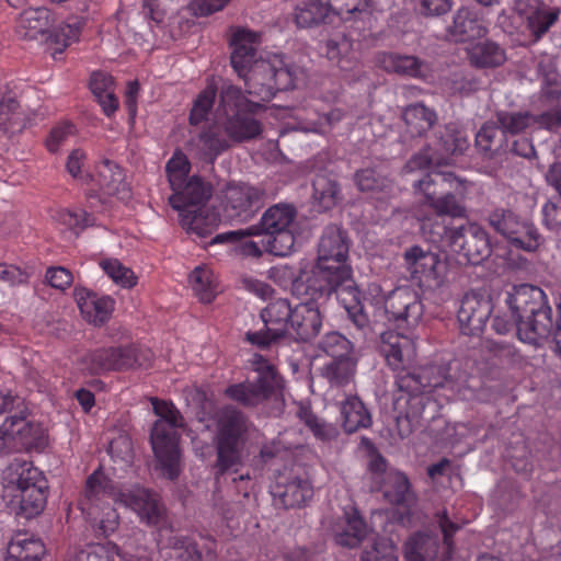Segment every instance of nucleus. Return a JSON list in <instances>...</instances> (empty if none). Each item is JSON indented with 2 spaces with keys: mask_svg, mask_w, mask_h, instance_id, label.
<instances>
[{
  "mask_svg": "<svg viewBox=\"0 0 561 561\" xmlns=\"http://www.w3.org/2000/svg\"><path fill=\"white\" fill-rule=\"evenodd\" d=\"M217 96V88L215 84L209 83L202 90L193 102L190 113V124L199 125L208 119V115L214 107Z\"/></svg>",
  "mask_w": 561,
  "mask_h": 561,
  "instance_id": "47",
  "label": "nucleus"
},
{
  "mask_svg": "<svg viewBox=\"0 0 561 561\" xmlns=\"http://www.w3.org/2000/svg\"><path fill=\"white\" fill-rule=\"evenodd\" d=\"M334 539L339 546L358 547L368 534V526L358 510L350 506L334 527Z\"/></svg>",
  "mask_w": 561,
  "mask_h": 561,
  "instance_id": "29",
  "label": "nucleus"
},
{
  "mask_svg": "<svg viewBox=\"0 0 561 561\" xmlns=\"http://www.w3.org/2000/svg\"><path fill=\"white\" fill-rule=\"evenodd\" d=\"M506 301L520 341L536 345L551 334L552 310L540 287L529 284L515 286Z\"/></svg>",
  "mask_w": 561,
  "mask_h": 561,
  "instance_id": "6",
  "label": "nucleus"
},
{
  "mask_svg": "<svg viewBox=\"0 0 561 561\" xmlns=\"http://www.w3.org/2000/svg\"><path fill=\"white\" fill-rule=\"evenodd\" d=\"M402 118L405 124V133L411 138H415L424 136L433 127L437 115L435 111L423 103H413L404 108Z\"/></svg>",
  "mask_w": 561,
  "mask_h": 561,
  "instance_id": "35",
  "label": "nucleus"
},
{
  "mask_svg": "<svg viewBox=\"0 0 561 561\" xmlns=\"http://www.w3.org/2000/svg\"><path fill=\"white\" fill-rule=\"evenodd\" d=\"M231 0H191L190 10L195 16H208L222 11Z\"/></svg>",
  "mask_w": 561,
  "mask_h": 561,
  "instance_id": "63",
  "label": "nucleus"
},
{
  "mask_svg": "<svg viewBox=\"0 0 561 561\" xmlns=\"http://www.w3.org/2000/svg\"><path fill=\"white\" fill-rule=\"evenodd\" d=\"M152 359L153 353L150 348L130 343L92 350L81 357L80 364L90 375H101L135 368L147 369L151 366Z\"/></svg>",
  "mask_w": 561,
  "mask_h": 561,
  "instance_id": "9",
  "label": "nucleus"
},
{
  "mask_svg": "<svg viewBox=\"0 0 561 561\" xmlns=\"http://www.w3.org/2000/svg\"><path fill=\"white\" fill-rule=\"evenodd\" d=\"M190 170L187 157L181 151H175L165 167L170 186L179 187L181 181L188 178Z\"/></svg>",
  "mask_w": 561,
  "mask_h": 561,
  "instance_id": "57",
  "label": "nucleus"
},
{
  "mask_svg": "<svg viewBox=\"0 0 561 561\" xmlns=\"http://www.w3.org/2000/svg\"><path fill=\"white\" fill-rule=\"evenodd\" d=\"M25 127L24 114L15 95L3 93L0 98V129L12 135Z\"/></svg>",
  "mask_w": 561,
  "mask_h": 561,
  "instance_id": "40",
  "label": "nucleus"
},
{
  "mask_svg": "<svg viewBox=\"0 0 561 561\" xmlns=\"http://www.w3.org/2000/svg\"><path fill=\"white\" fill-rule=\"evenodd\" d=\"M470 64L478 69H493L506 61L505 49L496 42L485 39L467 49Z\"/></svg>",
  "mask_w": 561,
  "mask_h": 561,
  "instance_id": "34",
  "label": "nucleus"
},
{
  "mask_svg": "<svg viewBox=\"0 0 561 561\" xmlns=\"http://www.w3.org/2000/svg\"><path fill=\"white\" fill-rule=\"evenodd\" d=\"M362 445L365 446L369 454L368 471L371 474L373 482L377 485L386 478L390 471L386 458L378 453L371 440L367 437L362 438Z\"/></svg>",
  "mask_w": 561,
  "mask_h": 561,
  "instance_id": "55",
  "label": "nucleus"
},
{
  "mask_svg": "<svg viewBox=\"0 0 561 561\" xmlns=\"http://www.w3.org/2000/svg\"><path fill=\"white\" fill-rule=\"evenodd\" d=\"M448 31L456 42H468L486 34V28L483 26L481 18H479L474 10L469 8H460L456 12Z\"/></svg>",
  "mask_w": 561,
  "mask_h": 561,
  "instance_id": "31",
  "label": "nucleus"
},
{
  "mask_svg": "<svg viewBox=\"0 0 561 561\" xmlns=\"http://www.w3.org/2000/svg\"><path fill=\"white\" fill-rule=\"evenodd\" d=\"M116 556H119L118 547L108 541L104 545H91L69 557L67 561H115Z\"/></svg>",
  "mask_w": 561,
  "mask_h": 561,
  "instance_id": "53",
  "label": "nucleus"
},
{
  "mask_svg": "<svg viewBox=\"0 0 561 561\" xmlns=\"http://www.w3.org/2000/svg\"><path fill=\"white\" fill-rule=\"evenodd\" d=\"M476 146L489 159L505 152L507 144L504 131L493 124H484L476 135Z\"/></svg>",
  "mask_w": 561,
  "mask_h": 561,
  "instance_id": "42",
  "label": "nucleus"
},
{
  "mask_svg": "<svg viewBox=\"0 0 561 561\" xmlns=\"http://www.w3.org/2000/svg\"><path fill=\"white\" fill-rule=\"evenodd\" d=\"M318 347L334 360L351 357L352 344L339 332L327 333L319 342Z\"/></svg>",
  "mask_w": 561,
  "mask_h": 561,
  "instance_id": "49",
  "label": "nucleus"
},
{
  "mask_svg": "<svg viewBox=\"0 0 561 561\" xmlns=\"http://www.w3.org/2000/svg\"><path fill=\"white\" fill-rule=\"evenodd\" d=\"M251 363L253 370L257 373L256 379L230 385L224 391L228 399L243 407H256L263 403L282 386V378L271 362L255 354Z\"/></svg>",
  "mask_w": 561,
  "mask_h": 561,
  "instance_id": "13",
  "label": "nucleus"
},
{
  "mask_svg": "<svg viewBox=\"0 0 561 561\" xmlns=\"http://www.w3.org/2000/svg\"><path fill=\"white\" fill-rule=\"evenodd\" d=\"M265 203V191L248 183H229L221 192V207L229 219L248 221Z\"/></svg>",
  "mask_w": 561,
  "mask_h": 561,
  "instance_id": "19",
  "label": "nucleus"
},
{
  "mask_svg": "<svg viewBox=\"0 0 561 561\" xmlns=\"http://www.w3.org/2000/svg\"><path fill=\"white\" fill-rule=\"evenodd\" d=\"M5 419L0 425V451L10 450L15 437H26L30 423L26 421L27 407L20 396H13L11 391L0 393V415Z\"/></svg>",
  "mask_w": 561,
  "mask_h": 561,
  "instance_id": "20",
  "label": "nucleus"
},
{
  "mask_svg": "<svg viewBox=\"0 0 561 561\" xmlns=\"http://www.w3.org/2000/svg\"><path fill=\"white\" fill-rule=\"evenodd\" d=\"M355 183L359 191L371 193L374 198L380 203H386L394 194L393 182L374 168L357 171Z\"/></svg>",
  "mask_w": 561,
  "mask_h": 561,
  "instance_id": "33",
  "label": "nucleus"
},
{
  "mask_svg": "<svg viewBox=\"0 0 561 561\" xmlns=\"http://www.w3.org/2000/svg\"><path fill=\"white\" fill-rule=\"evenodd\" d=\"M362 561H398L397 547L391 539L379 538L363 552Z\"/></svg>",
  "mask_w": 561,
  "mask_h": 561,
  "instance_id": "56",
  "label": "nucleus"
},
{
  "mask_svg": "<svg viewBox=\"0 0 561 561\" xmlns=\"http://www.w3.org/2000/svg\"><path fill=\"white\" fill-rule=\"evenodd\" d=\"M341 416L347 433L368 428L371 425L370 412L357 396H348L341 403Z\"/></svg>",
  "mask_w": 561,
  "mask_h": 561,
  "instance_id": "37",
  "label": "nucleus"
},
{
  "mask_svg": "<svg viewBox=\"0 0 561 561\" xmlns=\"http://www.w3.org/2000/svg\"><path fill=\"white\" fill-rule=\"evenodd\" d=\"M297 415L318 440L328 443L337 437L339 428L331 423L320 420L316 414H313L310 407L301 404L298 409Z\"/></svg>",
  "mask_w": 561,
  "mask_h": 561,
  "instance_id": "46",
  "label": "nucleus"
},
{
  "mask_svg": "<svg viewBox=\"0 0 561 561\" xmlns=\"http://www.w3.org/2000/svg\"><path fill=\"white\" fill-rule=\"evenodd\" d=\"M10 474L16 484L20 511L26 518L39 515L45 508L48 482L44 473L31 461L14 458L9 466Z\"/></svg>",
  "mask_w": 561,
  "mask_h": 561,
  "instance_id": "12",
  "label": "nucleus"
},
{
  "mask_svg": "<svg viewBox=\"0 0 561 561\" xmlns=\"http://www.w3.org/2000/svg\"><path fill=\"white\" fill-rule=\"evenodd\" d=\"M350 243L346 232L337 227H328L319 241L318 257L310 274L294 278L291 268L274 267L271 277L275 280L288 277L293 280L296 293L304 290L311 295H331L337 293L352 322L364 329L368 325V317L364 312L358 291L352 284V268L347 264Z\"/></svg>",
  "mask_w": 561,
  "mask_h": 561,
  "instance_id": "2",
  "label": "nucleus"
},
{
  "mask_svg": "<svg viewBox=\"0 0 561 561\" xmlns=\"http://www.w3.org/2000/svg\"><path fill=\"white\" fill-rule=\"evenodd\" d=\"M110 500H114L110 481L96 470L87 480L80 508L104 537L113 534L119 523V516Z\"/></svg>",
  "mask_w": 561,
  "mask_h": 561,
  "instance_id": "10",
  "label": "nucleus"
},
{
  "mask_svg": "<svg viewBox=\"0 0 561 561\" xmlns=\"http://www.w3.org/2000/svg\"><path fill=\"white\" fill-rule=\"evenodd\" d=\"M437 523L443 534V553L440 561H449L454 553V535L459 530L460 526L449 519L447 512L443 511L437 514Z\"/></svg>",
  "mask_w": 561,
  "mask_h": 561,
  "instance_id": "58",
  "label": "nucleus"
},
{
  "mask_svg": "<svg viewBox=\"0 0 561 561\" xmlns=\"http://www.w3.org/2000/svg\"><path fill=\"white\" fill-rule=\"evenodd\" d=\"M442 236L449 250L469 264L478 265L491 254L489 234L478 224H469L459 228L443 226Z\"/></svg>",
  "mask_w": 561,
  "mask_h": 561,
  "instance_id": "16",
  "label": "nucleus"
},
{
  "mask_svg": "<svg viewBox=\"0 0 561 561\" xmlns=\"http://www.w3.org/2000/svg\"><path fill=\"white\" fill-rule=\"evenodd\" d=\"M439 537L428 531H417L404 543L405 561H436L439 553Z\"/></svg>",
  "mask_w": 561,
  "mask_h": 561,
  "instance_id": "30",
  "label": "nucleus"
},
{
  "mask_svg": "<svg viewBox=\"0 0 561 561\" xmlns=\"http://www.w3.org/2000/svg\"><path fill=\"white\" fill-rule=\"evenodd\" d=\"M561 98V80L556 72L547 75L542 88L541 99L543 102L553 104Z\"/></svg>",
  "mask_w": 561,
  "mask_h": 561,
  "instance_id": "64",
  "label": "nucleus"
},
{
  "mask_svg": "<svg viewBox=\"0 0 561 561\" xmlns=\"http://www.w3.org/2000/svg\"><path fill=\"white\" fill-rule=\"evenodd\" d=\"M368 294L374 297L377 305H383L389 320L404 322L407 329L415 328L423 317L424 306L421 298L408 287L396 288L385 296L379 285L370 284Z\"/></svg>",
  "mask_w": 561,
  "mask_h": 561,
  "instance_id": "17",
  "label": "nucleus"
},
{
  "mask_svg": "<svg viewBox=\"0 0 561 561\" xmlns=\"http://www.w3.org/2000/svg\"><path fill=\"white\" fill-rule=\"evenodd\" d=\"M403 267L409 273L410 280L424 293H434L449 284L446 259L420 245H413L404 251Z\"/></svg>",
  "mask_w": 561,
  "mask_h": 561,
  "instance_id": "11",
  "label": "nucleus"
},
{
  "mask_svg": "<svg viewBox=\"0 0 561 561\" xmlns=\"http://www.w3.org/2000/svg\"><path fill=\"white\" fill-rule=\"evenodd\" d=\"M380 352L387 365L396 373L398 390L411 396L410 401L423 404L426 394L451 383L444 367L426 365L411 368L415 345L411 336L394 331L381 334Z\"/></svg>",
  "mask_w": 561,
  "mask_h": 561,
  "instance_id": "3",
  "label": "nucleus"
},
{
  "mask_svg": "<svg viewBox=\"0 0 561 561\" xmlns=\"http://www.w3.org/2000/svg\"><path fill=\"white\" fill-rule=\"evenodd\" d=\"M190 284L202 302H211L217 293L214 273L206 266H197L190 274Z\"/></svg>",
  "mask_w": 561,
  "mask_h": 561,
  "instance_id": "45",
  "label": "nucleus"
},
{
  "mask_svg": "<svg viewBox=\"0 0 561 561\" xmlns=\"http://www.w3.org/2000/svg\"><path fill=\"white\" fill-rule=\"evenodd\" d=\"M45 278L53 288L59 290H65L73 282L72 273L62 266L48 267Z\"/></svg>",
  "mask_w": 561,
  "mask_h": 561,
  "instance_id": "62",
  "label": "nucleus"
},
{
  "mask_svg": "<svg viewBox=\"0 0 561 561\" xmlns=\"http://www.w3.org/2000/svg\"><path fill=\"white\" fill-rule=\"evenodd\" d=\"M53 14L45 7L28 8L20 14L19 26L24 30V35L36 38L37 35L46 34L53 25Z\"/></svg>",
  "mask_w": 561,
  "mask_h": 561,
  "instance_id": "38",
  "label": "nucleus"
},
{
  "mask_svg": "<svg viewBox=\"0 0 561 561\" xmlns=\"http://www.w3.org/2000/svg\"><path fill=\"white\" fill-rule=\"evenodd\" d=\"M492 312L491 301L476 294H467L461 299L457 313L460 331L465 335L482 333Z\"/></svg>",
  "mask_w": 561,
  "mask_h": 561,
  "instance_id": "23",
  "label": "nucleus"
},
{
  "mask_svg": "<svg viewBox=\"0 0 561 561\" xmlns=\"http://www.w3.org/2000/svg\"><path fill=\"white\" fill-rule=\"evenodd\" d=\"M312 187L313 202L321 210L333 208L341 199L339 183L328 175L318 174L312 182Z\"/></svg>",
  "mask_w": 561,
  "mask_h": 561,
  "instance_id": "43",
  "label": "nucleus"
},
{
  "mask_svg": "<svg viewBox=\"0 0 561 561\" xmlns=\"http://www.w3.org/2000/svg\"><path fill=\"white\" fill-rule=\"evenodd\" d=\"M44 554L45 546L41 539L19 531L8 543L5 561H41Z\"/></svg>",
  "mask_w": 561,
  "mask_h": 561,
  "instance_id": "32",
  "label": "nucleus"
},
{
  "mask_svg": "<svg viewBox=\"0 0 561 561\" xmlns=\"http://www.w3.org/2000/svg\"><path fill=\"white\" fill-rule=\"evenodd\" d=\"M173 194L169 204L180 213L202 208L211 196V186L199 176H191L181 181L179 187L171 186Z\"/></svg>",
  "mask_w": 561,
  "mask_h": 561,
  "instance_id": "24",
  "label": "nucleus"
},
{
  "mask_svg": "<svg viewBox=\"0 0 561 561\" xmlns=\"http://www.w3.org/2000/svg\"><path fill=\"white\" fill-rule=\"evenodd\" d=\"M272 494L285 508L305 506L313 496V488L308 479L280 478L273 486Z\"/></svg>",
  "mask_w": 561,
  "mask_h": 561,
  "instance_id": "27",
  "label": "nucleus"
},
{
  "mask_svg": "<svg viewBox=\"0 0 561 561\" xmlns=\"http://www.w3.org/2000/svg\"><path fill=\"white\" fill-rule=\"evenodd\" d=\"M229 140V138L222 137L215 127H208L199 134L204 153L211 163L230 148Z\"/></svg>",
  "mask_w": 561,
  "mask_h": 561,
  "instance_id": "50",
  "label": "nucleus"
},
{
  "mask_svg": "<svg viewBox=\"0 0 561 561\" xmlns=\"http://www.w3.org/2000/svg\"><path fill=\"white\" fill-rule=\"evenodd\" d=\"M374 11L373 0H306L296 8L295 21L299 27L345 24L359 35L373 27Z\"/></svg>",
  "mask_w": 561,
  "mask_h": 561,
  "instance_id": "4",
  "label": "nucleus"
},
{
  "mask_svg": "<svg viewBox=\"0 0 561 561\" xmlns=\"http://www.w3.org/2000/svg\"><path fill=\"white\" fill-rule=\"evenodd\" d=\"M293 291L302 300L294 307V317L291 322L290 337L297 341H310L318 335L322 327V317L319 310L318 300L330 295H311L304 290L301 293Z\"/></svg>",
  "mask_w": 561,
  "mask_h": 561,
  "instance_id": "21",
  "label": "nucleus"
},
{
  "mask_svg": "<svg viewBox=\"0 0 561 561\" xmlns=\"http://www.w3.org/2000/svg\"><path fill=\"white\" fill-rule=\"evenodd\" d=\"M496 118L500 129L504 131L505 136L506 134L517 135L523 133L536 122L535 117L527 112L510 113L501 111L497 112Z\"/></svg>",
  "mask_w": 561,
  "mask_h": 561,
  "instance_id": "52",
  "label": "nucleus"
},
{
  "mask_svg": "<svg viewBox=\"0 0 561 561\" xmlns=\"http://www.w3.org/2000/svg\"><path fill=\"white\" fill-rule=\"evenodd\" d=\"M158 420L150 432V443L163 477L175 480L181 473V430L185 427L184 417L172 401L159 398L150 399Z\"/></svg>",
  "mask_w": 561,
  "mask_h": 561,
  "instance_id": "5",
  "label": "nucleus"
},
{
  "mask_svg": "<svg viewBox=\"0 0 561 561\" xmlns=\"http://www.w3.org/2000/svg\"><path fill=\"white\" fill-rule=\"evenodd\" d=\"M439 146L446 154H461L469 147V142L460 130L446 127L439 137Z\"/></svg>",
  "mask_w": 561,
  "mask_h": 561,
  "instance_id": "59",
  "label": "nucleus"
},
{
  "mask_svg": "<svg viewBox=\"0 0 561 561\" xmlns=\"http://www.w3.org/2000/svg\"><path fill=\"white\" fill-rule=\"evenodd\" d=\"M121 504L133 510L148 525H158L162 518V506L158 494L149 489L135 486L121 491L115 499Z\"/></svg>",
  "mask_w": 561,
  "mask_h": 561,
  "instance_id": "22",
  "label": "nucleus"
},
{
  "mask_svg": "<svg viewBox=\"0 0 561 561\" xmlns=\"http://www.w3.org/2000/svg\"><path fill=\"white\" fill-rule=\"evenodd\" d=\"M377 489L386 501L405 511H410L416 502V495L409 478L397 469H390L386 478L377 484Z\"/></svg>",
  "mask_w": 561,
  "mask_h": 561,
  "instance_id": "26",
  "label": "nucleus"
},
{
  "mask_svg": "<svg viewBox=\"0 0 561 561\" xmlns=\"http://www.w3.org/2000/svg\"><path fill=\"white\" fill-rule=\"evenodd\" d=\"M103 272L117 285L131 288L137 284L133 270L123 265L117 259H104L100 262Z\"/></svg>",
  "mask_w": 561,
  "mask_h": 561,
  "instance_id": "51",
  "label": "nucleus"
},
{
  "mask_svg": "<svg viewBox=\"0 0 561 561\" xmlns=\"http://www.w3.org/2000/svg\"><path fill=\"white\" fill-rule=\"evenodd\" d=\"M75 131L76 127L71 122L65 121L55 125L45 140L47 150L51 153L58 152L60 147L75 134Z\"/></svg>",
  "mask_w": 561,
  "mask_h": 561,
  "instance_id": "60",
  "label": "nucleus"
},
{
  "mask_svg": "<svg viewBox=\"0 0 561 561\" xmlns=\"http://www.w3.org/2000/svg\"><path fill=\"white\" fill-rule=\"evenodd\" d=\"M250 421L243 412L232 405L218 413L214 446L216 450V476L238 471L249 438Z\"/></svg>",
  "mask_w": 561,
  "mask_h": 561,
  "instance_id": "8",
  "label": "nucleus"
},
{
  "mask_svg": "<svg viewBox=\"0 0 561 561\" xmlns=\"http://www.w3.org/2000/svg\"><path fill=\"white\" fill-rule=\"evenodd\" d=\"M73 296L82 317L95 327L106 323L115 309V300L111 296L83 287H75Z\"/></svg>",
  "mask_w": 561,
  "mask_h": 561,
  "instance_id": "25",
  "label": "nucleus"
},
{
  "mask_svg": "<svg viewBox=\"0 0 561 561\" xmlns=\"http://www.w3.org/2000/svg\"><path fill=\"white\" fill-rule=\"evenodd\" d=\"M560 11L546 4H540L527 15V27L536 41H539L559 20Z\"/></svg>",
  "mask_w": 561,
  "mask_h": 561,
  "instance_id": "44",
  "label": "nucleus"
},
{
  "mask_svg": "<svg viewBox=\"0 0 561 561\" xmlns=\"http://www.w3.org/2000/svg\"><path fill=\"white\" fill-rule=\"evenodd\" d=\"M380 62L388 72L417 79H426L428 73V67L414 56L387 53L381 56Z\"/></svg>",
  "mask_w": 561,
  "mask_h": 561,
  "instance_id": "36",
  "label": "nucleus"
},
{
  "mask_svg": "<svg viewBox=\"0 0 561 561\" xmlns=\"http://www.w3.org/2000/svg\"><path fill=\"white\" fill-rule=\"evenodd\" d=\"M99 191L106 196L125 198L128 195V185L125 181L123 169L114 161L104 159L96 163L95 173L90 180Z\"/></svg>",
  "mask_w": 561,
  "mask_h": 561,
  "instance_id": "28",
  "label": "nucleus"
},
{
  "mask_svg": "<svg viewBox=\"0 0 561 561\" xmlns=\"http://www.w3.org/2000/svg\"><path fill=\"white\" fill-rule=\"evenodd\" d=\"M451 178L450 173L430 171L414 182V188L423 194L424 203L438 216L462 217L465 207L453 193L445 187Z\"/></svg>",
  "mask_w": 561,
  "mask_h": 561,
  "instance_id": "18",
  "label": "nucleus"
},
{
  "mask_svg": "<svg viewBox=\"0 0 561 561\" xmlns=\"http://www.w3.org/2000/svg\"><path fill=\"white\" fill-rule=\"evenodd\" d=\"M85 159L87 154L82 149H73L67 158L66 169L72 178L88 183L91 174L83 172Z\"/></svg>",
  "mask_w": 561,
  "mask_h": 561,
  "instance_id": "61",
  "label": "nucleus"
},
{
  "mask_svg": "<svg viewBox=\"0 0 561 561\" xmlns=\"http://www.w3.org/2000/svg\"><path fill=\"white\" fill-rule=\"evenodd\" d=\"M351 41H353V35L342 32L341 39L330 38L325 44L327 57L332 61H336L341 70L351 69L348 66L350 60L344 56L351 48Z\"/></svg>",
  "mask_w": 561,
  "mask_h": 561,
  "instance_id": "54",
  "label": "nucleus"
},
{
  "mask_svg": "<svg viewBox=\"0 0 561 561\" xmlns=\"http://www.w3.org/2000/svg\"><path fill=\"white\" fill-rule=\"evenodd\" d=\"M260 317L264 329L247 332L245 340L250 344L266 348L282 339L290 337L294 308L287 299L278 298L271 301L262 309Z\"/></svg>",
  "mask_w": 561,
  "mask_h": 561,
  "instance_id": "15",
  "label": "nucleus"
},
{
  "mask_svg": "<svg viewBox=\"0 0 561 561\" xmlns=\"http://www.w3.org/2000/svg\"><path fill=\"white\" fill-rule=\"evenodd\" d=\"M355 373V363L351 357L332 359L322 368V376L328 379L332 386H345L353 378Z\"/></svg>",
  "mask_w": 561,
  "mask_h": 561,
  "instance_id": "48",
  "label": "nucleus"
},
{
  "mask_svg": "<svg viewBox=\"0 0 561 561\" xmlns=\"http://www.w3.org/2000/svg\"><path fill=\"white\" fill-rule=\"evenodd\" d=\"M180 224L188 232L198 237L209 236L218 226L220 218L214 211L194 208L191 211L180 213Z\"/></svg>",
  "mask_w": 561,
  "mask_h": 561,
  "instance_id": "39",
  "label": "nucleus"
},
{
  "mask_svg": "<svg viewBox=\"0 0 561 561\" xmlns=\"http://www.w3.org/2000/svg\"><path fill=\"white\" fill-rule=\"evenodd\" d=\"M488 222L517 249L533 252L543 242V238L536 226L529 219L519 216L510 208L495 207L490 210Z\"/></svg>",
  "mask_w": 561,
  "mask_h": 561,
  "instance_id": "14",
  "label": "nucleus"
},
{
  "mask_svg": "<svg viewBox=\"0 0 561 561\" xmlns=\"http://www.w3.org/2000/svg\"><path fill=\"white\" fill-rule=\"evenodd\" d=\"M51 218L55 224L79 236L83 230L95 225L94 214L82 208H59Z\"/></svg>",
  "mask_w": 561,
  "mask_h": 561,
  "instance_id": "41",
  "label": "nucleus"
},
{
  "mask_svg": "<svg viewBox=\"0 0 561 561\" xmlns=\"http://www.w3.org/2000/svg\"><path fill=\"white\" fill-rule=\"evenodd\" d=\"M260 44L261 33L242 26L231 28L230 64L244 80L245 92L257 99H248L241 88L231 83H225L220 89V127L231 141L238 144L262 134V123L255 115L264 110V102L272 100L279 91L295 88V69L277 55L267 59L259 56Z\"/></svg>",
  "mask_w": 561,
  "mask_h": 561,
  "instance_id": "1",
  "label": "nucleus"
},
{
  "mask_svg": "<svg viewBox=\"0 0 561 561\" xmlns=\"http://www.w3.org/2000/svg\"><path fill=\"white\" fill-rule=\"evenodd\" d=\"M296 215L297 211L294 206L277 204L265 210L259 225L218 233L211 239L210 243H237L245 237L264 233L267 237L266 250L274 255L286 256L290 254L295 245V237L290 226Z\"/></svg>",
  "mask_w": 561,
  "mask_h": 561,
  "instance_id": "7",
  "label": "nucleus"
}]
</instances>
